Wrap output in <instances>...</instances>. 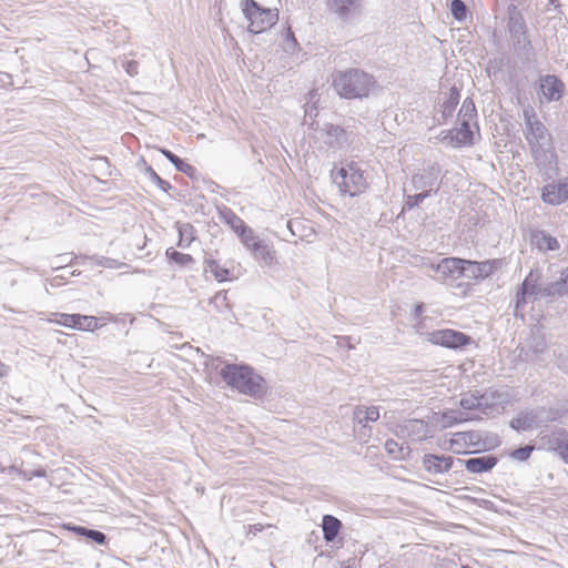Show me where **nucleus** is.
Returning a JSON list of instances; mask_svg holds the SVG:
<instances>
[{
	"mask_svg": "<svg viewBox=\"0 0 568 568\" xmlns=\"http://www.w3.org/2000/svg\"><path fill=\"white\" fill-rule=\"evenodd\" d=\"M468 267H471V274L475 277H488L491 275L496 270V262L495 261H485V262H471L470 264H467Z\"/></svg>",
	"mask_w": 568,
	"mask_h": 568,
	"instance_id": "obj_24",
	"label": "nucleus"
},
{
	"mask_svg": "<svg viewBox=\"0 0 568 568\" xmlns=\"http://www.w3.org/2000/svg\"><path fill=\"white\" fill-rule=\"evenodd\" d=\"M160 152L175 166V169L187 176H194L196 170L193 165L184 162L179 156H176L174 153L166 149H160Z\"/></svg>",
	"mask_w": 568,
	"mask_h": 568,
	"instance_id": "obj_23",
	"label": "nucleus"
},
{
	"mask_svg": "<svg viewBox=\"0 0 568 568\" xmlns=\"http://www.w3.org/2000/svg\"><path fill=\"white\" fill-rule=\"evenodd\" d=\"M187 231L190 232V236L186 239V245H189V244L194 240V236H193V232H194L193 226H192V225H186V226L184 227V232H187Z\"/></svg>",
	"mask_w": 568,
	"mask_h": 568,
	"instance_id": "obj_40",
	"label": "nucleus"
},
{
	"mask_svg": "<svg viewBox=\"0 0 568 568\" xmlns=\"http://www.w3.org/2000/svg\"><path fill=\"white\" fill-rule=\"evenodd\" d=\"M242 244L262 265L270 266L275 262V252L253 229L241 239Z\"/></svg>",
	"mask_w": 568,
	"mask_h": 568,
	"instance_id": "obj_7",
	"label": "nucleus"
},
{
	"mask_svg": "<svg viewBox=\"0 0 568 568\" xmlns=\"http://www.w3.org/2000/svg\"><path fill=\"white\" fill-rule=\"evenodd\" d=\"M429 342L434 345L459 349L471 344L470 336L453 328H443L429 334Z\"/></svg>",
	"mask_w": 568,
	"mask_h": 568,
	"instance_id": "obj_8",
	"label": "nucleus"
},
{
	"mask_svg": "<svg viewBox=\"0 0 568 568\" xmlns=\"http://www.w3.org/2000/svg\"><path fill=\"white\" fill-rule=\"evenodd\" d=\"M463 419L457 417L454 412H445L436 415V422L443 427L447 428L455 424L460 423Z\"/></svg>",
	"mask_w": 568,
	"mask_h": 568,
	"instance_id": "obj_29",
	"label": "nucleus"
},
{
	"mask_svg": "<svg viewBox=\"0 0 568 568\" xmlns=\"http://www.w3.org/2000/svg\"><path fill=\"white\" fill-rule=\"evenodd\" d=\"M495 393L467 392L460 398V406L467 410H478L487 414L495 406Z\"/></svg>",
	"mask_w": 568,
	"mask_h": 568,
	"instance_id": "obj_10",
	"label": "nucleus"
},
{
	"mask_svg": "<svg viewBox=\"0 0 568 568\" xmlns=\"http://www.w3.org/2000/svg\"><path fill=\"white\" fill-rule=\"evenodd\" d=\"M534 450L532 446H525L518 449H515L510 456L517 460H526L529 458L531 452Z\"/></svg>",
	"mask_w": 568,
	"mask_h": 568,
	"instance_id": "obj_33",
	"label": "nucleus"
},
{
	"mask_svg": "<svg viewBox=\"0 0 568 568\" xmlns=\"http://www.w3.org/2000/svg\"><path fill=\"white\" fill-rule=\"evenodd\" d=\"M68 530H71L78 535H81V536H85L88 537V534L90 531V529L85 528V527H82V526H69V525H65L64 526Z\"/></svg>",
	"mask_w": 568,
	"mask_h": 568,
	"instance_id": "obj_38",
	"label": "nucleus"
},
{
	"mask_svg": "<svg viewBox=\"0 0 568 568\" xmlns=\"http://www.w3.org/2000/svg\"><path fill=\"white\" fill-rule=\"evenodd\" d=\"M540 92L547 101H557L561 98L565 84L555 75L540 78Z\"/></svg>",
	"mask_w": 568,
	"mask_h": 568,
	"instance_id": "obj_15",
	"label": "nucleus"
},
{
	"mask_svg": "<svg viewBox=\"0 0 568 568\" xmlns=\"http://www.w3.org/2000/svg\"><path fill=\"white\" fill-rule=\"evenodd\" d=\"M387 454L394 459H403L407 454V447L397 443L394 439H388L385 443Z\"/></svg>",
	"mask_w": 568,
	"mask_h": 568,
	"instance_id": "obj_26",
	"label": "nucleus"
},
{
	"mask_svg": "<svg viewBox=\"0 0 568 568\" xmlns=\"http://www.w3.org/2000/svg\"><path fill=\"white\" fill-rule=\"evenodd\" d=\"M166 255L169 260L180 266H187L194 262V258L190 254L181 253L175 250H168Z\"/></svg>",
	"mask_w": 568,
	"mask_h": 568,
	"instance_id": "obj_28",
	"label": "nucleus"
},
{
	"mask_svg": "<svg viewBox=\"0 0 568 568\" xmlns=\"http://www.w3.org/2000/svg\"><path fill=\"white\" fill-rule=\"evenodd\" d=\"M524 120L526 124L525 138L528 143L531 146L541 145V142L548 136V132L532 108L524 110Z\"/></svg>",
	"mask_w": 568,
	"mask_h": 568,
	"instance_id": "obj_9",
	"label": "nucleus"
},
{
	"mask_svg": "<svg viewBox=\"0 0 568 568\" xmlns=\"http://www.w3.org/2000/svg\"><path fill=\"white\" fill-rule=\"evenodd\" d=\"M532 419L528 416H518L510 423L511 427L517 430H525L530 428Z\"/></svg>",
	"mask_w": 568,
	"mask_h": 568,
	"instance_id": "obj_31",
	"label": "nucleus"
},
{
	"mask_svg": "<svg viewBox=\"0 0 568 568\" xmlns=\"http://www.w3.org/2000/svg\"><path fill=\"white\" fill-rule=\"evenodd\" d=\"M183 242V234H181L180 244Z\"/></svg>",
	"mask_w": 568,
	"mask_h": 568,
	"instance_id": "obj_45",
	"label": "nucleus"
},
{
	"mask_svg": "<svg viewBox=\"0 0 568 568\" xmlns=\"http://www.w3.org/2000/svg\"><path fill=\"white\" fill-rule=\"evenodd\" d=\"M422 464L427 473L437 475L449 471L454 465V458L446 455L426 454Z\"/></svg>",
	"mask_w": 568,
	"mask_h": 568,
	"instance_id": "obj_14",
	"label": "nucleus"
},
{
	"mask_svg": "<svg viewBox=\"0 0 568 568\" xmlns=\"http://www.w3.org/2000/svg\"><path fill=\"white\" fill-rule=\"evenodd\" d=\"M555 450L566 463H568V439L558 443Z\"/></svg>",
	"mask_w": 568,
	"mask_h": 568,
	"instance_id": "obj_36",
	"label": "nucleus"
},
{
	"mask_svg": "<svg viewBox=\"0 0 568 568\" xmlns=\"http://www.w3.org/2000/svg\"><path fill=\"white\" fill-rule=\"evenodd\" d=\"M476 108L471 100H465L460 109V125L456 129L449 130L445 140L448 141L453 148H462L471 145L474 143V128L476 124Z\"/></svg>",
	"mask_w": 568,
	"mask_h": 568,
	"instance_id": "obj_4",
	"label": "nucleus"
},
{
	"mask_svg": "<svg viewBox=\"0 0 568 568\" xmlns=\"http://www.w3.org/2000/svg\"><path fill=\"white\" fill-rule=\"evenodd\" d=\"M332 85L344 99L354 100L367 98L377 87L373 74L352 68L333 75Z\"/></svg>",
	"mask_w": 568,
	"mask_h": 568,
	"instance_id": "obj_1",
	"label": "nucleus"
},
{
	"mask_svg": "<svg viewBox=\"0 0 568 568\" xmlns=\"http://www.w3.org/2000/svg\"><path fill=\"white\" fill-rule=\"evenodd\" d=\"M354 416L359 424L365 426L367 423L378 420L379 408L376 406H357L354 409Z\"/></svg>",
	"mask_w": 568,
	"mask_h": 568,
	"instance_id": "obj_21",
	"label": "nucleus"
},
{
	"mask_svg": "<svg viewBox=\"0 0 568 568\" xmlns=\"http://www.w3.org/2000/svg\"><path fill=\"white\" fill-rule=\"evenodd\" d=\"M115 317L106 313L101 317L92 315H82L79 313L67 314V313H51L48 318L49 323L61 325L68 328H73L83 332H95L110 322H114Z\"/></svg>",
	"mask_w": 568,
	"mask_h": 568,
	"instance_id": "obj_5",
	"label": "nucleus"
},
{
	"mask_svg": "<svg viewBox=\"0 0 568 568\" xmlns=\"http://www.w3.org/2000/svg\"><path fill=\"white\" fill-rule=\"evenodd\" d=\"M541 200L549 205H560L568 201V178L545 185Z\"/></svg>",
	"mask_w": 568,
	"mask_h": 568,
	"instance_id": "obj_11",
	"label": "nucleus"
},
{
	"mask_svg": "<svg viewBox=\"0 0 568 568\" xmlns=\"http://www.w3.org/2000/svg\"><path fill=\"white\" fill-rule=\"evenodd\" d=\"M539 247L544 250H557L559 247L558 241L550 235H542L539 240Z\"/></svg>",
	"mask_w": 568,
	"mask_h": 568,
	"instance_id": "obj_32",
	"label": "nucleus"
},
{
	"mask_svg": "<svg viewBox=\"0 0 568 568\" xmlns=\"http://www.w3.org/2000/svg\"><path fill=\"white\" fill-rule=\"evenodd\" d=\"M226 222L234 231V233L240 237V240L252 230L250 226L245 224V222L241 217H239L234 213L230 215Z\"/></svg>",
	"mask_w": 568,
	"mask_h": 568,
	"instance_id": "obj_25",
	"label": "nucleus"
},
{
	"mask_svg": "<svg viewBox=\"0 0 568 568\" xmlns=\"http://www.w3.org/2000/svg\"><path fill=\"white\" fill-rule=\"evenodd\" d=\"M103 265L106 266V267L119 268V267L123 266L124 264L123 263H118L114 260L106 258L105 262L103 263Z\"/></svg>",
	"mask_w": 568,
	"mask_h": 568,
	"instance_id": "obj_39",
	"label": "nucleus"
},
{
	"mask_svg": "<svg viewBox=\"0 0 568 568\" xmlns=\"http://www.w3.org/2000/svg\"><path fill=\"white\" fill-rule=\"evenodd\" d=\"M33 476L36 477H44L45 476V471L44 469H38L33 473Z\"/></svg>",
	"mask_w": 568,
	"mask_h": 568,
	"instance_id": "obj_44",
	"label": "nucleus"
},
{
	"mask_svg": "<svg viewBox=\"0 0 568 568\" xmlns=\"http://www.w3.org/2000/svg\"><path fill=\"white\" fill-rule=\"evenodd\" d=\"M467 264H470V261L457 257H447L439 263L438 268L445 274H463L468 266Z\"/></svg>",
	"mask_w": 568,
	"mask_h": 568,
	"instance_id": "obj_19",
	"label": "nucleus"
},
{
	"mask_svg": "<svg viewBox=\"0 0 568 568\" xmlns=\"http://www.w3.org/2000/svg\"><path fill=\"white\" fill-rule=\"evenodd\" d=\"M264 529V526L262 524H255V525H251L248 526V531L250 532H257V531H262Z\"/></svg>",
	"mask_w": 568,
	"mask_h": 568,
	"instance_id": "obj_43",
	"label": "nucleus"
},
{
	"mask_svg": "<svg viewBox=\"0 0 568 568\" xmlns=\"http://www.w3.org/2000/svg\"><path fill=\"white\" fill-rule=\"evenodd\" d=\"M535 280L532 278V273H529V275L525 278L524 283H523V286H521V295H523V298L525 297V295L527 293H531L534 287H535V284H534Z\"/></svg>",
	"mask_w": 568,
	"mask_h": 568,
	"instance_id": "obj_35",
	"label": "nucleus"
},
{
	"mask_svg": "<svg viewBox=\"0 0 568 568\" xmlns=\"http://www.w3.org/2000/svg\"><path fill=\"white\" fill-rule=\"evenodd\" d=\"M285 43H286V50L288 51H296L298 49V42L297 39L294 36V32L291 28L287 29L285 33Z\"/></svg>",
	"mask_w": 568,
	"mask_h": 568,
	"instance_id": "obj_34",
	"label": "nucleus"
},
{
	"mask_svg": "<svg viewBox=\"0 0 568 568\" xmlns=\"http://www.w3.org/2000/svg\"><path fill=\"white\" fill-rule=\"evenodd\" d=\"M322 528L324 539L326 541H333L342 528V523L334 516L325 515L323 517Z\"/></svg>",
	"mask_w": 568,
	"mask_h": 568,
	"instance_id": "obj_20",
	"label": "nucleus"
},
{
	"mask_svg": "<svg viewBox=\"0 0 568 568\" xmlns=\"http://www.w3.org/2000/svg\"><path fill=\"white\" fill-rule=\"evenodd\" d=\"M423 312H424V304L423 303L416 304L414 307V315L416 317H419V316H422Z\"/></svg>",
	"mask_w": 568,
	"mask_h": 568,
	"instance_id": "obj_41",
	"label": "nucleus"
},
{
	"mask_svg": "<svg viewBox=\"0 0 568 568\" xmlns=\"http://www.w3.org/2000/svg\"><path fill=\"white\" fill-rule=\"evenodd\" d=\"M497 458L493 455H485L481 457L469 458L465 462V467L468 471L479 474L489 471L497 464Z\"/></svg>",
	"mask_w": 568,
	"mask_h": 568,
	"instance_id": "obj_16",
	"label": "nucleus"
},
{
	"mask_svg": "<svg viewBox=\"0 0 568 568\" xmlns=\"http://www.w3.org/2000/svg\"><path fill=\"white\" fill-rule=\"evenodd\" d=\"M459 99H460L459 91L456 88H452L447 100L443 104L442 112L445 116H449L453 114V112L455 111V109L459 102Z\"/></svg>",
	"mask_w": 568,
	"mask_h": 568,
	"instance_id": "obj_27",
	"label": "nucleus"
},
{
	"mask_svg": "<svg viewBox=\"0 0 568 568\" xmlns=\"http://www.w3.org/2000/svg\"><path fill=\"white\" fill-rule=\"evenodd\" d=\"M206 270L214 276L217 282H229L239 278L240 266L234 263L230 265L222 264L215 258L205 260Z\"/></svg>",
	"mask_w": 568,
	"mask_h": 568,
	"instance_id": "obj_12",
	"label": "nucleus"
},
{
	"mask_svg": "<svg viewBox=\"0 0 568 568\" xmlns=\"http://www.w3.org/2000/svg\"><path fill=\"white\" fill-rule=\"evenodd\" d=\"M326 8L331 14L347 20L361 11V2L359 0H326Z\"/></svg>",
	"mask_w": 568,
	"mask_h": 568,
	"instance_id": "obj_13",
	"label": "nucleus"
},
{
	"mask_svg": "<svg viewBox=\"0 0 568 568\" xmlns=\"http://www.w3.org/2000/svg\"><path fill=\"white\" fill-rule=\"evenodd\" d=\"M88 538L94 540L97 544H104L105 540H106V537L103 532L99 531V530H93V529H90L89 534H88Z\"/></svg>",
	"mask_w": 568,
	"mask_h": 568,
	"instance_id": "obj_37",
	"label": "nucleus"
},
{
	"mask_svg": "<svg viewBox=\"0 0 568 568\" xmlns=\"http://www.w3.org/2000/svg\"><path fill=\"white\" fill-rule=\"evenodd\" d=\"M450 11L455 19L459 21L466 18L467 9L462 0H453L450 4Z\"/></svg>",
	"mask_w": 568,
	"mask_h": 568,
	"instance_id": "obj_30",
	"label": "nucleus"
},
{
	"mask_svg": "<svg viewBox=\"0 0 568 568\" xmlns=\"http://www.w3.org/2000/svg\"><path fill=\"white\" fill-rule=\"evenodd\" d=\"M241 7L252 33L265 32L278 21L277 9L262 8L255 0H242Z\"/></svg>",
	"mask_w": 568,
	"mask_h": 568,
	"instance_id": "obj_6",
	"label": "nucleus"
},
{
	"mask_svg": "<svg viewBox=\"0 0 568 568\" xmlns=\"http://www.w3.org/2000/svg\"><path fill=\"white\" fill-rule=\"evenodd\" d=\"M223 381L241 394L260 397L266 392L265 379L253 367L244 364H227L221 372Z\"/></svg>",
	"mask_w": 568,
	"mask_h": 568,
	"instance_id": "obj_3",
	"label": "nucleus"
},
{
	"mask_svg": "<svg viewBox=\"0 0 568 568\" xmlns=\"http://www.w3.org/2000/svg\"><path fill=\"white\" fill-rule=\"evenodd\" d=\"M220 300L225 302L227 300V293L226 292L216 293L215 296L213 297V302H217Z\"/></svg>",
	"mask_w": 568,
	"mask_h": 568,
	"instance_id": "obj_42",
	"label": "nucleus"
},
{
	"mask_svg": "<svg viewBox=\"0 0 568 568\" xmlns=\"http://www.w3.org/2000/svg\"><path fill=\"white\" fill-rule=\"evenodd\" d=\"M287 227L294 236L300 240H306L312 236L315 232L311 223L302 217H295L288 221Z\"/></svg>",
	"mask_w": 568,
	"mask_h": 568,
	"instance_id": "obj_18",
	"label": "nucleus"
},
{
	"mask_svg": "<svg viewBox=\"0 0 568 568\" xmlns=\"http://www.w3.org/2000/svg\"><path fill=\"white\" fill-rule=\"evenodd\" d=\"M475 434L473 432H458L449 439V449L455 454L467 453L470 445L474 444Z\"/></svg>",
	"mask_w": 568,
	"mask_h": 568,
	"instance_id": "obj_17",
	"label": "nucleus"
},
{
	"mask_svg": "<svg viewBox=\"0 0 568 568\" xmlns=\"http://www.w3.org/2000/svg\"><path fill=\"white\" fill-rule=\"evenodd\" d=\"M331 179L343 196H359L369 187L365 171L354 160H344L335 165L331 171Z\"/></svg>",
	"mask_w": 568,
	"mask_h": 568,
	"instance_id": "obj_2",
	"label": "nucleus"
},
{
	"mask_svg": "<svg viewBox=\"0 0 568 568\" xmlns=\"http://www.w3.org/2000/svg\"><path fill=\"white\" fill-rule=\"evenodd\" d=\"M160 152L175 166V169L187 176H194L196 170L193 165L184 162L179 156H176L174 153L166 149H160Z\"/></svg>",
	"mask_w": 568,
	"mask_h": 568,
	"instance_id": "obj_22",
	"label": "nucleus"
}]
</instances>
